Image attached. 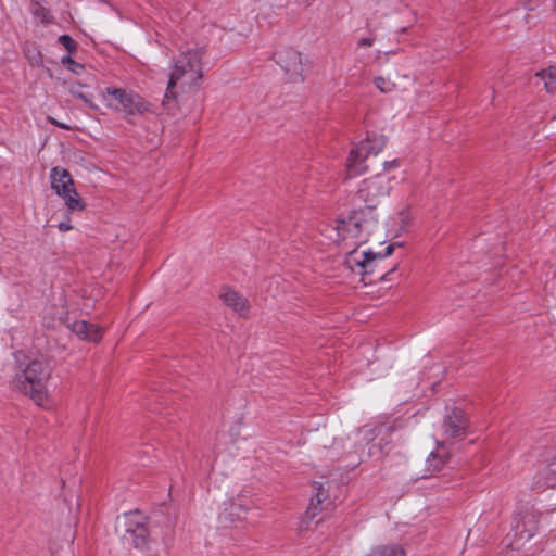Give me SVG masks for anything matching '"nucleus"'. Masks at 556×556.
Instances as JSON below:
<instances>
[{
	"mask_svg": "<svg viewBox=\"0 0 556 556\" xmlns=\"http://www.w3.org/2000/svg\"><path fill=\"white\" fill-rule=\"evenodd\" d=\"M397 161L384 163V169L362 181L357 197L367 207L352 212L346 217L338 218L329 229L328 237L343 245L346 267L361 276L371 274L378 261L393 252V245H388L383 254L374 252L366 243L375 237L378 227L377 214L374 208L389 194L393 188L394 176L390 174L397 167Z\"/></svg>",
	"mask_w": 556,
	"mask_h": 556,
	"instance_id": "obj_1",
	"label": "nucleus"
},
{
	"mask_svg": "<svg viewBox=\"0 0 556 556\" xmlns=\"http://www.w3.org/2000/svg\"><path fill=\"white\" fill-rule=\"evenodd\" d=\"M50 364L43 357L29 361L16 375V383L38 406L47 407L50 403Z\"/></svg>",
	"mask_w": 556,
	"mask_h": 556,
	"instance_id": "obj_2",
	"label": "nucleus"
},
{
	"mask_svg": "<svg viewBox=\"0 0 556 556\" xmlns=\"http://www.w3.org/2000/svg\"><path fill=\"white\" fill-rule=\"evenodd\" d=\"M203 53V48L195 47L188 48L178 56L169 76L165 98L169 96L175 97V87L179 86L181 89H185L186 87H191L201 78Z\"/></svg>",
	"mask_w": 556,
	"mask_h": 556,
	"instance_id": "obj_3",
	"label": "nucleus"
},
{
	"mask_svg": "<svg viewBox=\"0 0 556 556\" xmlns=\"http://www.w3.org/2000/svg\"><path fill=\"white\" fill-rule=\"evenodd\" d=\"M116 532L125 543L144 551L148 556H156L153 543L148 538L144 518L138 513H127L116 519Z\"/></svg>",
	"mask_w": 556,
	"mask_h": 556,
	"instance_id": "obj_4",
	"label": "nucleus"
},
{
	"mask_svg": "<svg viewBox=\"0 0 556 556\" xmlns=\"http://www.w3.org/2000/svg\"><path fill=\"white\" fill-rule=\"evenodd\" d=\"M354 442L355 447L359 450V459L365 460L381 458L389 451L390 440L387 428L365 426L355 433Z\"/></svg>",
	"mask_w": 556,
	"mask_h": 556,
	"instance_id": "obj_5",
	"label": "nucleus"
},
{
	"mask_svg": "<svg viewBox=\"0 0 556 556\" xmlns=\"http://www.w3.org/2000/svg\"><path fill=\"white\" fill-rule=\"evenodd\" d=\"M384 146L386 140L382 136L367 138L355 146L346 160V169L350 175L358 176L365 173L368 168L366 161L381 152Z\"/></svg>",
	"mask_w": 556,
	"mask_h": 556,
	"instance_id": "obj_6",
	"label": "nucleus"
},
{
	"mask_svg": "<svg viewBox=\"0 0 556 556\" xmlns=\"http://www.w3.org/2000/svg\"><path fill=\"white\" fill-rule=\"evenodd\" d=\"M51 188L62 198L71 212L83 211L85 203L76 191L74 180L65 168L55 166L50 170Z\"/></svg>",
	"mask_w": 556,
	"mask_h": 556,
	"instance_id": "obj_7",
	"label": "nucleus"
},
{
	"mask_svg": "<svg viewBox=\"0 0 556 556\" xmlns=\"http://www.w3.org/2000/svg\"><path fill=\"white\" fill-rule=\"evenodd\" d=\"M412 222L410 207L406 204L399 207L392 215L387 219L388 235L391 237H397L408 229Z\"/></svg>",
	"mask_w": 556,
	"mask_h": 556,
	"instance_id": "obj_8",
	"label": "nucleus"
},
{
	"mask_svg": "<svg viewBox=\"0 0 556 556\" xmlns=\"http://www.w3.org/2000/svg\"><path fill=\"white\" fill-rule=\"evenodd\" d=\"M219 299L235 313L244 316L248 314L250 305L248 300L238 291L228 286H223L219 290Z\"/></svg>",
	"mask_w": 556,
	"mask_h": 556,
	"instance_id": "obj_9",
	"label": "nucleus"
},
{
	"mask_svg": "<svg viewBox=\"0 0 556 556\" xmlns=\"http://www.w3.org/2000/svg\"><path fill=\"white\" fill-rule=\"evenodd\" d=\"M67 327L80 340L89 342H99L103 333V329L100 326L85 320L74 321L72 324H68Z\"/></svg>",
	"mask_w": 556,
	"mask_h": 556,
	"instance_id": "obj_10",
	"label": "nucleus"
},
{
	"mask_svg": "<svg viewBox=\"0 0 556 556\" xmlns=\"http://www.w3.org/2000/svg\"><path fill=\"white\" fill-rule=\"evenodd\" d=\"M444 432L447 437L459 435L466 428V417L462 409L453 408L444 418Z\"/></svg>",
	"mask_w": 556,
	"mask_h": 556,
	"instance_id": "obj_11",
	"label": "nucleus"
},
{
	"mask_svg": "<svg viewBox=\"0 0 556 556\" xmlns=\"http://www.w3.org/2000/svg\"><path fill=\"white\" fill-rule=\"evenodd\" d=\"M291 77H300L302 73L301 54L295 50H288L278 55L277 61Z\"/></svg>",
	"mask_w": 556,
	"mask_h": 556,
	"instance_id": "obj_12",
	"label": "nucleus"
},
{
	"mask_svg": "<svg viewBox=\"0 0 556 556\" xmlns=\"http://www.w3.org/2000/svg\"><path fill=\"white\" fill-rule=\"evenodd\" d=\"M149 111L150 104L139 94L126 91L121 113H125L127 115H142Z\"/></svg>",
	"mask_w": 556,
	"mask_h": 556,
	"instance_id": "obj_13",
	"label": "nucleus"
},
{
	"mask_svg": "<svg viewBox=\"0 0 556 556\" xmlns=\"http://www.w3.org/2000/svg\"><path fill=\"white\" fill-rule=\"evenodd\" d=\"M224 510L220 517L225 520L235 521L239 519L242 514L249 509L248 500L245 496H237L231 498L228 503L224 504Z\"/></svg>",
	"mask_w": 556,
	"mask_h": 556,
	"instance_id": "obj_14",
	"label": "nucleus"
},
{
	"mask_svg": "<svg viewBox=\"0 0 556 556\" xmlns=\"http://www.w3.org/2000/svg\"><path fill=\"white\" fill-rule=\"evenodd\" d=\"M126 97V91L122 89L108 88L101 93V99L104 105L116 112L122 111L123 102Z\"/></svg>",
	"mask_w": 556,
	"mask_h": 556,
	"instance_id": "obj_15",
	"label": "nucleus"
},
{
	"mask_svg": "<svg viewBox=\"0 0 556 556\" xmlns=\"http://www.w3.org/2000/svg\"><path fill=\"white\" fill-rule=\"evenodd\" d=\"M68 92L80 99L88 108L97 109V105L93 103V93L90 90V86L87 84L80 83H72L68 85Z\"/></svg>",
	"mask_w": 556,
	"mask_h": 556,
	"instance_id": "obj_16",
	"label": "nucleus"
},
{
	"mask_svg": "<svg viewBox=\"0 0 556 556\" xmlns=\"http://www.w3.org/2000/svg\"><path fill=\"white\" fill-rule=\"evenodd\" d=\"M446 462V453L442 446H439L435 452H432L427 459L429 471L431 473L439 471Z\"/></svg>",
	"mask_w": 556,
	"mask_h": 556,
	"instance_id": "obj_17",
	"label": "nucleus"
},
{
	"mask_svg": "<svg viewBox=\"0 0 556 556\" xmlns=\"http://www.w3.org/2000/svg\"><path fill=\"white\" fill-rule=\"evenodd\" d=\"M366 556H405V552L400 545H383L374 548Z\"/></svg>",
	"mask_w": 556,
	"mask_h": 556,
	"instance_id": "obj_18",
	"label": "nucleus"
},
{
	"mask_svg": "<svg viewBox=\"0 0 556 556\" xmlns=\"http://www.w3.org/2000/svg\"><path fill=\"white\" fill-rule=\"evenodd\" d=\"M543 81L548 92L556 91V68L549 67L536 74Z\"/></svg>",
	"mask_w": 556,
	"mask_h": 556,
	"instance_id": "obj_19",
	"label": "nucleus"
},
{
	"mask_svg": "<svg viewBox=\"0 0 556 556\" xmlns=\"http://www.w3.org/2000/svg\"><path fill=\"white\" fill-rule=\"evenodd\" d=\"M374 84L383 93L392 92L397 88V83L390 77L379 76L375 78Z\"/></svg>",
	"mask_w": 556,
	"mask_h": 556,
	"instance_id": "obj_20",
	"label": "nucleus"
},
{
	"mask_svg": "<svg viewBox=\"0 0 556 556\" xmlns=\"http://www.w3.org/2000/svg\"><path fill=\"white\" fill-rule=\"evenodd\" d=\"M31 13L37 20H39L42 23H49L51 20L48 9L38 2L33 3Z\"/></svg>",
	"mask_w": 556,
	"mask_h": 556,
	"instance_id": "obj_21",
	"label": "nucleus"
},
{
	"mask_svg": "<svg viewBox=\"0 0 556 556\" xmlns=\"http://www.w3.org/2000/svg\"><path fill=\"white\" fill-rule=\"evenodd\" d=\"M314 488L316 492L314 498L312 500L313 507L311 509H316L314 506V501H316V503L319 505L328 497V489L323 483H315Z\"/></svg>",
	"mask_w": 556,
	"mask_h": 556,
	"instance_id": "obj_22",
	"label": "nucleus"
},
{
	"mask_svg": "<svg viewBox=\"0 0 556 556\" xmlns=\"http://www.w3.org/2000/svg\"><path fill=\"white\" fill-rule=\"evenodd\" d=\"M59 41L70 53L76 50V43L68 35H61Z\"/></svg>",
	"mask_w": 556,
	"mask_h": 556,
	"instance_id": "obj_23",
	"label": "nucleus"
},
{
	"mask_svg": "<svg viewBox=\"0 0 556 556\" xmlns=\"http://www.w3.org/2000/svg\"><path fill=\"white\" fill-rule=\"evenodd\" d=\"M70 72H72L75 75H80L84 72V65L74 62L71 66L67 67Z\"/></svg>",
	"mask_w": 556,
	"mask_h": 556,
	"instance_id": "obj_24",
	"label": "nucleus"
},
{
	"mask_svg": "<svg viewBox=\"0 0 556 556\" xmlns=\"http://www.w3.org/2000/svg\"><path fill=\"white\" fill-rule=\"evenodd\" d=\"M58 228H59V230H60V231H63V232H64V231H68V230H71V229H72V225H71V223H70V218H67V219H66V220H64V222H60V223L58 224Z\"/></svg>",
	"mask_w": 556,
	"mask_h": 556,
	"instance_id": "obj_25",
	"label": "nucleus"
},
{
	"mask_svg": "<svg viewBox=\"0 0 556 556\" xmlns=\"http://www.w3.org/2000/svg\"><path fill=\"white\" fill-rule=\"evenodd\" d=\"M62 64L67 68L68 66H71L75 61L70 56V55H65L62 58L61 60Z\"/></svg>",
	"mask_w": 556,
	"mask_h": 556,
	"instance_id": "obj_26",
	"label": "nucleus"
},
{
	"mask_svg": "<svg viewBox=\"0 0 556 556\" xmlns=\"http://www.w3.org/2000/svg\"><path fill=\"white\" fill-rule=\"evenodd\" d=\"M358 43H359V46H363V47H370L372 45V39L371 38H362Z\"/></svg>",
	"mask_w": 556,
	"mask_h": 556,
	"instance_id": "obj_27",
	"label": "nucleus"
},
{
	"mask_svg": "<svg viewBox=\"0 0 556 556\" xmlns=\"http://www.w3.org/2000/svg\"><path fill=\"white\" fill-rule=\"evenodd\" d=\"M49 122H50L51 124H53V125L59 126V127H62V128L68 129V126H66V125H64V124L59 123L58 121H55V119H54V118H52V117H49Z\"/></svg>",
	"mask_w": 556,
	"mask_h": 556,
	"instance_id": "obj_28",
	"label": "nucleus"
},
{
	"mask_svg": "<svg viewBox=\"0 0 556 556\" xmlns=\"http://www.w3.org/2000/svg\"><path fill=\"white\" fill-rule=\"evenodd\" d=\"M548 483L551 486H556V480H549Z\"/></svg>",
	"mask_w": 556,
	"mask_h": 556,
	"instance_id": "obj_29",
	"label": "nucleus"
}]
</instances>
